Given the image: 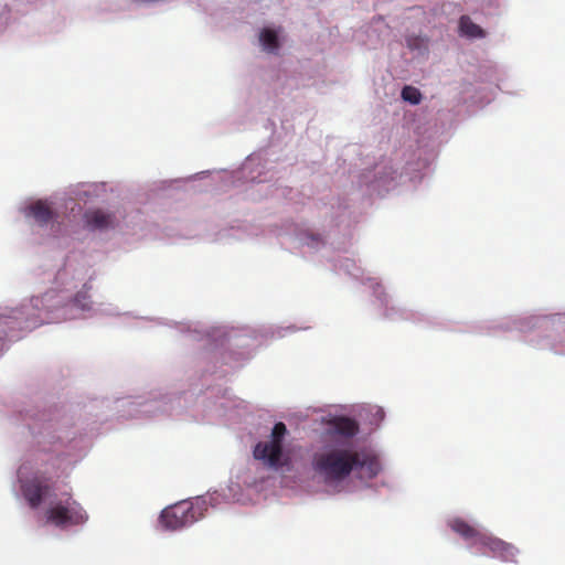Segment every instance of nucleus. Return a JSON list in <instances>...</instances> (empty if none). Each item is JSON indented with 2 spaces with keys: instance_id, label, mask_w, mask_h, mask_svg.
<instances>
[{
  "instance_id": "1",
  "label": "nucleus",
  "mask_w": 565,
  "mask_h": 565,
  "mask_svg": "<svg viewBox=\"0 0 565 565\" xmlns=\"http://www.w3.org/2000/svg\"><path fill=\"white\" fill-rule=\"evenodd\" d=\"M312 465L315 471L326 482L343 481L358 469H365L369 478L375 477L380 471V463L376 458L351 447L331 448L316 454Z\"/></svg>"
},
{
  "instance_id": "2",
  "label": "nucleus",
  "mask_w": 565,
  "mask_h": 565,
  "mask_svg": "<svg viewBox=\"0 0 565 565\" xmlns=\"http://www.w3.org/2000/svg\"><path fill=\"white\" fill-rule=\"evenodd\" d=\"M287 435L284 423H276L270 434V440L259 441L254 448V457L269 468L279 469L288 463V457L284 456L282 441Z\"/></svg>"
},
{
  "instance_id": "3",
  "label": "nucleus",
  "mask_w": 565,
  "mask_h": 565,
  "mask_svg": "<svg viewBox=\"0 0 565 565\" xmlns=\"http://www.w3.org/2000/svg\"><path fill=\"white\" fill-rule=\"evenodd\" d=\"M202 516V504L181 501L166 508L160 514V522L164 529L175 531L193 524Z\"/></svg>"
},
{
  "instance_id": "4",
  "label": "nucleus",
  "mask_w": 565,
  "mask_h": 565,
  "mask_svg": "<svg viewBox=\"0 0 565 565\" xmlns=\"http://www.w3.org/2000/svg\"><path fill=\"white\" fill-rule=\"evenodd\" d=\"M46 518L55 526L65 527L84 524L88 515L81 504L72 500L71 495L67 494V499L64 502H57L47 509Z\"/></svg>"
},
{
  "instance_id": "5",
  "label": "nucleus",
  "mask_w": 565,
  "mask_h": 565,
  "mask_svg": "<svg viewBox=\"0 0 565 565\" xmlns=\"http://www.w3.org/2000/svg\"><path fill=\"white\" fill-rule=\"evenodd\" d=\"M480 545L488 548L492 556L499 557L503 562H515L519 553L518 548L512 544L488 533H486Z\"/></svg>"
},
{
  "instance_id": "6",
  "label": "nucleus",
  "mask_w": 565,
  "mask_h": 565,
  "mask_svg": "<svg viewBox=\"0 0 565 565\" xmlns=\"http://www.w3.org/2000/svg\"><path fill=\"white\" fill-rule=\"evenodd\" d=\"M51 486L40 478H33L22 484L23 495L33 509L38 508L44 498L51 495Z\"/></svg>"
},
{
  "instance_id": "7",
  "label": "nucleus",
  "mask_w": 565,
  "mask_h": 565,
  "mask_svg": "<svg viewBox=\"0 0 565 565\" xmlns=\"http://www.w3.org/2000/svg\"><path fill=\"white\" fill-rule=\"evenodd\" d=\"M84 220L90 230H108L116 225V217L113 213L102 209L88 210L84 214Z\"/></svg>"
},
{
  "instance_id": "8",
  "label": "nucleus",
  "mask_w": 565,
  "mask_h": 565,
  "mask_svg": "<svg viewBox=\"0 0 565 565\" xmlns=\"http://www.w3.org/2000/svg\"><path fill=\"white\" fill-rule=\"evenodd\" d=\"M450 529L460 535L463 540L472 542V544L480 545L486 533L478 527L469 524L467 521L456 518L449 521Z\"/></svg>"
},
{
  "instance_id": "9",
  "label": "nucleus",
  "mask_w": 565,
  "mask_h": 565,
  "mask_svg": "<svg viewBox=\"0 0 565 565\" xmlns=\"http://www.w3.org/2000/svg\"><path fill=\"white\" fill-rule=\"evenodd\" d=\"M332 431L342 437L351 438L359 433V424L353 418L347 416H338L329 423Z\"/></svg>"
},
{
  "instance_id": "10",
  "label": "nucleus",
  "mask_w": 565,
  "mask_h": 565,
  "mask_svg": "<svg viewBox=\"0 0 565 565\" xmlns=\"http://www.w3.org/2000/svg\"><path fill=\"white\" fill-rule=\"evenodd\" d=\"M28 215L32 216L40 226L47 225L55 217L54 211L42 200L34 202L28 207Z\"/></svg>"
},
{
  "instance_id": "11",
  "label": "nucleus",
  "mask_w": 565,
  "mask_h": 565,
  "mask_svg": "<svg viewBox=\"0 0 565 565\" xmlns=\"http://www.w3.org/2000/svg\"><path fill=\"white\" fill-rule=\"evenodd\" d=\"M459 28H460L461 33H463L467 36H470V38L484 36L483 30L478 24L473 23L472 20L467 15H462L460 18Z\"/></svg>"
},
{
  "instance_id": "12",
  "label": "nucleus",
  "mask_w": 565,
  "mask_h": 565,
  "mask_svg": "<svg viewBox=\"0 0 565 565\" xmlns=\"http://www.w3.org/2000/svg\"><path fill=\"white\" fill-rule=\"evenodd\" d=\"M259 40L264 47L269 52L276 51L279 46L278 36L274 30L264 29L260 33Z\"/></svg>"
},
{
  "instance_id": "13",
  "label": "nucleus",
  "mask_w": 565,
  "mask_h": 565,
  "mask_svg": "<svg viewBox=\"0 0 565 565\" xmlns=\"http://www.w3.org/2000/svg\"><path fill=\"white\" fill-rule=\"evenodd\" d=\"M402 98L405 100V102H408L411 103L412 105H418L422 100V93L419 92L418 88L414 87V86H405L403 89H402Z\"/></svg>"
},
{
  "instance_id": "14",
  "label": "nucleus",
  "mask_w": 565,
  "mask_h": 565,
  "mask_svg": "<svg viewBox=\"0 0 565 565\" xmlns=\"http://www.w3.org/2000/svg\"><path fill=\"white\" fill-rule=\"evenodd\" d=\"M13 322L14 321L9 318L0 317V352L2 351L4 340L8 337L7 329H10Z\"/></svg>"
},
{
  "instance_id": "15",
  "label": "nucleus",
  "mask_w": 565,
  "mask_h": 565,
  "mask_svg": "<svg viewBox=\"0 0 565 565\" xmlns=\"http://www.w3.org/2000/svg\"><path fill=\"white\" fill-rule=\"evenodd\" d=\"M87 299H88L87 292L86 291H79L75 296L74 301L82 309H88L89 307L87 305Z\"/></svg>"
}]
</instances>
